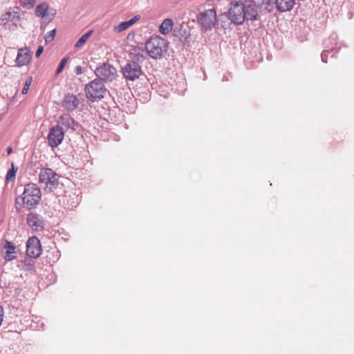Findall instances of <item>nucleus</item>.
Instances as JSON below:
<instances>
[{"label": "nucleus", "instance_id": "24", "mask_svg": "<svg viewBox=\"0 0 354 354\" xmlns=\"http://www.w3.org/2000/svg\"><path fill=\"white\" fill-rule=\"evenodd\" d=\"M130 22H128V21H123L122 23H120L115 28V30L118 31V32H122L125 30H127V28H129L130 27Z\"/></svg>", "mask_w": 354, "mask_h": 354}, {"label": "nucleus", "instance_id": "29", "mask_svg": "<svg viewBox=\"0 0 354 354\" xmlns=\"http://www.w3.org/2000/svg\"><path fill=\"white\" fill-rule=\"evenodd\" d=\"M43 51H44V47L42 46H39L36 51L35 56L37 57H39Z\"/></svg>", "mask_w": 354, "mask_h": 354}, {"label": "nucleus", "instance_id": "17", "mask_svg": "<svg viewBox=\"0 0 354 354\" xmlns=\"http://www.w3.org/2000/svg\"><path fill=\"white\" fill-rule=\"evenodd\" d=\"M57 125L64 127L66 130L72 129L75 131L78 128V123L68 114H64L60 116Z\"/></svg>", "mask_w": 354, "mask_h": 354}, {"label": "nucleus", "instance_id": "31", "mask_svg": "<svg viewBox=\"0 0 354 354\" xmlns=\"http://www.w3.org/2000/svg\"><path fill=\"white\" fill-rule=\"evenodd\" d=\"M75 73L77 75H81L82 73V66H77L75 68Z\"/></svg>", "mask_w": 354, "mask_h": 354}, {"label": "nucleus", "instance_id": "8", "mask_svg": "<svg viewBox=\"0 0 354 354\" xmlns=\"http://www.w3.org/2000/svg\"><path fill=\"white\" fill-rule=\"evenodd\" d=\"M123 77L129 81L138 80L142 74L141 66L135 61H129L122 68Z\"/></svg>", "mask_w": 354, "mask_h": 354}, {"label": "nucleus", "instance_id": "30", "mask_svg": "<svg viewBox=\"0 0 354 354\" xmlns=\"http://www.w3.org/2000/svg\"><path fill=\"white\" fill-rule=\"evenodd\" d=\"M140 19V17L136 15L133 17L132 19L128 21V22H130V26H132L136 21H137Z\"/></svg>", "mask_w": 354, "mask_h": 354}, {"label": "nucleus", "instance_id": "6", "mask_svg": "<svg viewBox=\"0 0 354 354\" xmlns=\"http://www.w3.org/2000/svg\"><path fill=\"white\" fill-rule=\"evenodd\" d=\"M216 21V11L214 8L201 12L197 16V21L201 29L205 31L214 28Z\"/></svg>", "mask_w": 354, "mask_h": 354}, {"label": "nucleus", "instance_id": "10", "mask_svg": "<svg viewBox=\"0 0 354 354\" xmlns=\"http://www.w3.org/2000/svg\"><path fill=\"white\" fill-rule=\"evenodd\" d=\"M41 252L40 241L36 236L28 239L26 242V254L28 257L35 259L38 257Z\"/></svg>", "mask_w": 354, "mask_h": 354}, {"label": "nucleus", "instance_id": "18", "mask_svg": "<svg viewBox=\"0 0 354 354\" xmlns=\"http://www.w3.org/2000/svg\"><path fill=\"white\" fill-rule=\"evenodd\" d=\"M295 4V0H275L276 8L281 12L291 10Z\"/></svg>", "mask_w": 354, "mask_h": 354}, {"label": "nucleus", "instance_id": "20", "mask_svg": "<svg viewBox=\"0 0 354 354\" xmlns=\"http://www.w3.org/2000/svg\"><path fill=\"white\" fill-rule=\"evenodd\" d=\"M261 7L267 12L272 11L275 6V0H261Z\"/></svg>", "mask_w": 354, "mask_h": 354}, {"label": "nucleus", "instance_id": "21", "mask_svg": "<svg viewBox=\"0 0 354 354\" xmlns=\"http://www.w3.org/2000/svg\"><path fill=\"white\" fill-rule=\"evenodd\" d=\"M92 34V31L89 30L85 34H84L76 42L75 44V47L77 48H81L87 41V39L90 37Z\"/></svg>", "mask_w": 354, "mask_h": 354}, {"label": "nucleus", "instance_id": "1", "mask_svg": "<svg viewBox=\"0 0 354 354\" xmlns=\"http://www.w3.org/2000/svg\"><path fill=\"white\" fill-rule=\"evenodd\" d=\"M257 16L258 8L251 1H234L230 4L228 17L234 24L241 25L245 20H256Z\"/></svg>", "mask_w": 354, "mask_h": 354}, {"label": "nucleus", "instance_id": "4", "mask_svg": "<svg viewBox=\"0 0 354 354\" xmlns=\"http://www.w3.org/2000/svg\"><path fill=\"white\" fill-rule=\"evenodd\" d=\"M84 91L90 101L95 102L104 97L106 89L102 81L95 79L86 85Z\"/></svg>", "mask_w": 354, "mask_h": 354}, {"label": "nucleus", "instance_id": "28", "mask_svg": "<svg viewBox=\"0 0 354 354\" xmlns=\"http://www.w3.org/2000/svg\"><path fill=\"white\" fill-rule=\"evenodd\" d=\"M328 50H324L321 54L322 61L324 63L327 62Z\"/></svg>", "mask_w": 354, "mask_h": 354}, {"label": "nucleus", "instance_id": "7", "mask_svg": "<svg viewBox=\"0 0 354 354\" xmlns=\"http://www.w3.org/2000/svg\"><path fill=\"white\" fill-rule=\"evenodd\" d=\"M96 76L102 82H111L117 76V71L109 63H103L95 70Z\"/></svg>", "mask_w": 354, "mask_h": 354}, {"label": "nucleus", "instance_id": "9", "mask_svg": "<svg viewBox=\"0 0 354 354\" xmlns=\"http://www.w3.org/2000/svg\"><path fill=\"white\" fill-rule=\"evenodd\" d=\"M64 136L63 128L59 125H55L50 129L48 135V142L51 147H56L59 145Z\"/></svg>", "mask_w": 354, "mask_h": 354}, {"label": "nucleus", "instance_id": "3", "mask_svg": "<svg viewBox=\"0 0 354 354\" xmlns=\"http://www.w3.org/2000/svg\"><path fill=\"white\" fill-rule=\"evenodd\" d=\"M41 190L35 183L27 184L21 196L23 204L25 207L31 209L35 208L41 200Z\"/></svg>", "mask_w": 354, "mask_h": 354}, {"label": "nucleus", "instance_id": "12", "mask_svg": "<svg viewBox=\"0 0 354 354\" xmlns=\"http://www.w3.org/2000/svg\"><path fill=\"white\" fill-rule=\"evenodd\" d=\"M2 255L6 261H11L17 258L15 245L8 240H3L1 243Z\"/></svg>", "mask_w": 354, "mask_h": 354}, {"label": "nucleus", "instance_id": "26", "mask_svg": "<svg viewBox=\"0 0 354 354\" xmlns=\"http://www.w3.org/2000/svg\"><path fill=\"white\" fill-rule=\"evenodd\" d=\"M67 61H68V58L67 57H64V58H63L61 60V62H60V63H59V66H58V67L57 68V70H56V74L57 75L59 74L62 71V70H63L66 63L67 62Z\"/></svg>", "mask_w": 354, "mask_h": 354}, {"label": "nucleus", "instance_id": "25", "mask_svg": "<svg viewBox=\"0 0 354 354\" xmlns=\"http://www.w3.org/2000/svg\"><path fill=\"white\" fill-rule=\"evenodd\" d=\"M55 32H56V29H53V30L49 32V33L45 37L44 39H45V41L46 44L52 41L54 39L55 36Z\"/></svg>", "mask_w": 354, "mask_h": 354}, {"label": "nucleus", "instance_id": "22", "mask_svg": "<svg viewBox=\"0 0 354 354\" xmlns=\"http://www.w3.org/2000/svg\"><path fill=\"white\" fill-rule=\"evenodd\" d=\"M17 168H15L14 164H12V168L10 169L6 176V181L9 182L12 179L15 178Z\"/></svg>", "mask_w": 354, "mask_h": 354}, {"label": "nucleus", "instance_id": "16", "mask_svg": "<svg viewBox=\"0 0 354 354\" xmlns=\"http://www.w3.org/2000/svg\"><path fill=\"white\" fill-rule=\"evenodd\" d=\"M55 14V10L53 8H50L49 5L46 2H43L39 4L35 8V15L37 17L45 18L49 15H51L52 18H53Z\"/></svg>", "mask_w": 354, "mask_h": 354}, {"label": "nucleus", "instance_id": "2", "mask_svg": "<svg viewBox=\"0 0 354 354\" xmlns=\"http://www.w3.org/2000/svg\"><path fill=\"white\" fill-rule=\"evenodd\" d=\"M167 41L158 35H152L145 43V49L153 59H161L167 51Z\"/></svg>", "mask_w": 354, "mask_h": 354}, {"label": "nucleus", "instance_id": "33", "mask_svg": "<svg viewBox=\"0 0 354 354\" xmlns=\"http://www.w3.org/2000/svg\"><path fill=\"white\" fill-rule=\"evenodd\" d=\"M25 266H31L30 263H26Z\"/></svg>", "mask_w": 354, "mask_h": 354}, {"label": "nucleus", "instance_id": "11", "mask_svg": "<svg viewBox=\"0 0 354 354\" xmlns=\"http://www.w3.org/2000/svg\"><path fill=\"white\" fill-rule=\"evenodd\" d=\"M27 225L33 231H41L45 226L42 216L36 212H30L27 215Z\"/></svg>", "mask_w": 354, "mask_h": 354}, {"label": "nucleus", "instance_id": "32", "mask_svg": "<svg viewBox=\"0 0 354 354\" xmlns=\"http://www.w3.org/2000/svg\"><path fill=\"white\" fill-rule=\"evenodd\" d=\"M12 152V147H8V148H7V153H8V154H10Z\"/></svg>", "mask_w": 354, "mask_h": 354}, {"label": "nucleus", "instance_id": "23", "mask_svg": "<svg viewBox=\"0 0 354 354\" xmlns=\"http://www.w3.org/2000/svg\"><path fill=\"white\" fill-rule=\"evenodd\" d=\"M19 2L22 7L26 9H31L35 6L36 0H19Z\"/></svg>", "mask_w": 354, "mask_h": 354}, {"label": "nucleus", "instance_id": "19", "mask_svg": "<svg viewBox=\"0 0 354 354\" xmlns=\"http://www.w3.org/2000/svg\"><path fill=\"white\" fill-rule=\"evenodd\" d=\"M173 26L174 23L171 19H165L160 24L159 27V31L162 35H167L169 32L171 31Z\"/></svg>", "mask_w": 354, "mask_h": 354}, {"label": "nucleus", "instance_id": "14", "mask_svg": "<svg viewBox=\"0 0 354 354\" xmlns=\"http://www.w3.org/2000/svg\"><path fill=\"white\" fill-rule=\"evenodd\" d=\"M80 104V100L77 95L73 94H67L62 100V106L68 111H72L76 109Z\"/></svg>", "mask_w": 354, "mask_h": 354}, {"label": "nucleus", "instance_id": "15", "mask_svg": "<svg viewBox=\"0 0 354 354\" xmlns=\"http://www.w3.org/2000/svg\"><path fill=\"white\" fill-rule=\"evenodd\" d=\"M32 58V53L29 48H20L18 50L16 58V64L17 66H23L30 63Z\"/></svg>", "mask_w": 354, "mask_h": 354}, {"label": "nucleus", "instance_id": "5", "mask_svg": "<svg viewBox=\"0 0 354 354\" xmlns=\"http://www.w3.org/2000/svg\"><path fill=\"white\" fill-rule=\"evenodd\" d=\"M39 182L44 185L45 189L53 192L59 184V176L50 168H41L39 173Z\"/></svg>", "mask_w": 354, "mask_h": 354}, {"label": "nucleus", "instance_id": "27", "mask_svg": "<svg viewBox=\"0 0 354 354\" xmlns=\"http://www.w3.org/2000/svg\"><path fill=\"white\" fill-rule=\"evenodd\" d=\"M31 82H32V77H30L26 81L25 85H24V88L22 89V91H21L22 94L27 93L28 91L29 90V88H30Z\"/></svg>", "mask_w": 354, "mask_h": 354}, {"label": "nucleus", "instance_id": "13", "mask_svg": "<svg viewBox=\"0 0 354 354\" xmlns=\"http://www.w3.org/2000/svg\"><path fill=\"white\" fill-rule=\"evenodd\" d=\"M21 19V10L19 7L10 8L1 17V20L5 24L12 22L16 25Z\"/></svg>", "mask_w": 354, "mask_h": 354}]
</instances>
